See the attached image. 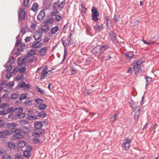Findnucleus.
<instances>
[{
  "mask_svg": "<svg viewBox=\"0 0 159 159\" xmlns=\"http://www.w3.org/2000/svg\"><path fill=\"white\" fill-rule=\"evenodd\" d=\"M130 105L132 106V108L134 109V108L136 107V105L135 104L134 102L132 100H131L130 102Z\"/></svg>",
  "mask_w": 159,
  "mask_h": 159,
  "instance_id": "51",
  "label": "nucleus"
},
{
  "mask_svg": "<svg viewBox=\"0 0 159 159\" xmlns=\"http://www.w3.org/2000/svg\"><path fill=\"white\" fill-rule=\"evenodd\" d=\"M94 28L95 30L98 31L102 30L103 29V25H97L94 27Z\"/></svg>",
  "mask_w": 159,
  "mask_h": 159,
  "instance_id": "27",
  "label": "nucleus"
},
{
  "mask_svg": "<svg viewBox=\"0 0 159 159\" xmlns=\"http://www.w3.org/2000/svg\"><path fill=\"white\" fill-rule=\"evenodd\" d=\"M26 97L27 95L25 94H23L19 97V100L20 101H21L22 100L26 99Z\"/></svg>",
  "mask_w": 159,
  "mask_h": 159,
  "instance_id": "43",
  "label": "nucleus"
},
{
  "mask_svg": "<svg viewBox=\"0 0 159 159\" xmlns=\"http://www.w3.org/2000/svg\"><path fill=\"white\" fill-rule=\"evenodd\" d=\"M23 132L25 134H29L31 132V129L25 126H23L22 128Z\"/></svg>",
  "mask_w": 159,
  "mask_h": 159,
  "instance_id": "24",
  "label": "nucleus"
},
{
  "mask_svg": "<svg viewBox=\"0 0 159 159\" xmlns=\"http://www.w3.org/2000/svg\"><path fill=\"white\" fill-rule=\"evenodd\" d=\"M61 19V17L60 15H57L55 16V19L57 20L58 21H60Z\"/></svg>",
  "mask_w": 159,
  "mask_h": 159,
  "instance_id": "59",
  "label": "nucleus"
},
{
  "mask_svg": "<svg viewBox=\"0 0 159 159\" xmlns=\"http://www.w3.org/2000/svg\"><path fill=\"white\" fill-rule=\"evenodd\" d=\"M145 79L146 80V81L147 82V84H146V88L148 85L151 82L152 78L150 77L146 76L145 77Z\"/></svg>",
  "mask_w": 159,
  "mask_h": 159,
  "instance_id": "30",
  "label": "nucleus"
},
{
  "mask_svg": "<svg viewBox=\"0 0 159 159\" xmlns=\"http://www.w3.org/2000/svg\"><path fill=\"white\" fill-rule=\"evenodd\" d=\"M23 111V109L21 107L16 108L13 110V111L17 113L16 116L19 118H23L25 116V114L22 113Z\"/></svg>",
  "mask_w": 159,
  "mask_h": 159,
  "instance_id": "2",
  "label": "nucleus"
},
{
  "mask_svg": "<svg viewBox=\"0 0 159 159\" xmlns=\"http://www.w3.org/2000/svg\"><path fill=\"white\" fill-rule=\"evenodd\" d=\"M31 154V152L25 151L24 152L23 155L25 157L29 158Z\"/></svg>",
  "mask_w": 159,
  "mask_h": 159,
  "instance_id": "34",
  "label": "nucleus"
},
{
  "mask_svg": "<svg viewBox=\"0 0 159 159\" xmlns=\"http://www.w3.org/2000/svg\"><path fill=\"white\" fill-rule=\"evenodd\" d=\"M36 26V24L33 23L31 24L30 27L33 30H34L35 29Z\"/></svg>",
  "mask_w": 159,
  "mask_h": 159,
  "instance_id": "60",
  "label": "nucleus"
},
{
  "mask_svg": "<svg viewBox=\"0 0 159 159\" xmlns=\"http://www.w3.org/2000/svg\"><path fill=\"white\" fill-rule=\"evenodd\" d=\"M20 33L19 35L16 37V39H17L16 42L15 43V46L16 47H18L19 45L21 43V41L20 40L18 39L20 38Z\"/></svg>",
  "mask_w": 159,
  "mask_h": 159,
  "instance_id": "32",
  "label": "nucleus"
},
{
  "mask_svg": "<svg viewBox=\"0 0 159 159\" xmlns=\"http://www.w3.org/2000/svg\"><path fill=\"white\" fill-rule=\"evenodd\" d=\"M7 146L10 149H11L14 148L16 145L15 143L11 142H9L8 143Z\"/></svg>",
  "mask_w": 159,
  "mask_h": 159,
  "instance_id": "29",
  "label": "nucleus"
},
{
  "mask_svg": "<svg viewBox=\"0 0 159 159\" xmlns=\"http://www.w3.org/2000/svg\"><path fill=\"white\" fill-rule=\"evenodd\" d=\"M36 54L35 51L33 49H31L26 54L27 57H28L30 56H32Z\"/></svg>",
  "mask_w": 159,
  "mask_h": 159,
  "instance_id": "22",
  "label": "nucleus"
},
{
  "mask_svg": "<svg viewBox=\"0 0 159 159\" xmlns=\"http://www.w3.org/2000/svg\"><path fill=\"white\" fill-rule=\"evenodd\" d=\"M25 45V44H21L20 46V47L19 48H17V51L18 52H21L22 51L24 48Z\"/></svg>",
  "mask_w": 159,
  "mask_h": 159,
  "instance_id": "39",
  "label": "nucleus"
},
{
  "mask_svg": "<svg viewBox=\"0 0 159 159\" xmlns=\"http://www.w3.org/2000/svg\"><path fill=\"white\" fill-rule=\"evenodd\" d=\"M12 99H16L18 98V94L17 93H13L11 96Z\"/></svg>",
  "mask_w": 159,
  "mask_h": 159,
  "instance_id": "50",
  "label": "nucleus"
},
{
  "mask_svg": "<svg viewBox=\"0 0 159 159\" xmlns=\"http://www.w3.org/2000/svg\"><path fill=\"white\" fill-rule=\"evenodd\" d=\"M54 22V20L52 19L47 20L45 22V23L47 24L48 23L53 24Z\"/></svg>",
  "mask_w": 159,
  "mask_h": 159,
  "instance_id": "45",
  "label": "nucleus"
},
{
  "mask_svg": "<svg viewBox=\"0 0 159 159\" xmlns=\"http://www.w3.org/2000/svg\"><path fill=\"white\" fill-rule=\"evenodd\" d=\"M39 6L38 4L36 2H34L31 8V10L35 12L37 11V9L39 7Z\"/></svg>",
  "mask_w": 159,
  "mask_h": 159,
  "instance_id": "21",
  "label": "nucleus"
},
{
  "mask_svg": "<svg viewBox=\"0 0 159 159\" xmlns=\"http://www.w3.org/2000/svg\"><path fill=\"white\" fill-rule=\"evenodd\" d=\"M109 37L111 40L114 44L119 43V42L116 39V34L113 31H111L109 34Z\"/></svg>",
  "mask_w": 159,
  "mask_h": 159,
  "instance_id": "7",
  "label": "nucleus"
},
{
  "mask_svg": "<svg viewBox=\"0 0 159 159\" xmlns=\"http://www.w3.org/2000/svg\"><path fill=\"white\" fill-rule=\"evenodd\" d=\"M142 41L143 42V43L146 44H147L148 45H151L152 44H153L154 43V42H147L146 40H143Z\"/></svg>",
  "mask_w": 159,
  "mask_h": 159,
  "instance_id": "55",
  "label": "nucleus"
},
{
  "mask_svg": "<svg viewBox=\"0 0 159 159\" xmlns=\"http://www.w3.org/2000/svg\"><path fill=\"white\" fill-rule=\"evenodd\" d=\"M8 62L11 64L12 65L14 62V58L13 57H11L9 58Z\"/></svg>",
  "mask_w": 159,
  "mask_h": 159,
  "instance_id": "40",
  "label": "nucleus"
},
{
  "mask_svg": "<svg viewBox=\"0 0 159 159\" xmlns=\"http://www.w3.org/2000/svg\"><path fill=\"white\" fill-rule=\"evenodd\" d=\"M33 142L36 143H40V141L39 139L37 138H34L33 139Z\"/></svg>",
  "mask_w": 159,
  "mask_h": 159,
  "instance_id": "63",
  "label": "nucleus"
},
{
  "mask_svg": "<svg viewBox=\"0 0 159 159\" xmlns=\"http://www.w3.org/2000/svg\"><path fill=\"white\" fill-rule=\"evenodd\" d=\"M38 132H34L33 133L32 135L35 137H38L40 136L41 134H43L44 133V129H40V130H37Z\"/></svg>",
  "mask_w": 159,
  "mask_h": 159,
  "instance_id": "17",
  "label": "nucleus"
},
{
  "mask_svg": "<svg viewBox=\"0 0 159 159\" xmlns=\"http://www.w3.org/2000/svg\"><path fill=\"white\" fill-rule=\"evenodd\" d=\"M102 50L103 51V52L105 51L107 49L109 48V46L107 45H104L101 47Z\"/></svg>",
  "mask_w": 159,
  "mask_h": 159,
  "instance_id": "38",
  "label": "nucleus"
},
{
  "mask_svg": "<svg viewBox=\"0 0 159 159\" xmlns=\"http://www.w3.org/2000/svg\"><path fill=\"white\" fill-rule=\"evenodd\" d=\"M45 70L46 69H44L42 71L41 75L40 77V80H42L43 79L45 78L48 76V75L46 71L45 72Z\"/></svg>",
  "mask_w": 159,
  "mask_h": 159,
  "instance_id": "19",
  "label": "nucleus"
},
{
  "mask_svg": "<svg viewBox=\"0 0 159 159\" xmlns=\"http://www.w3.org/2000/svg\"><path fill=\"white\" fill-rule=\"evenodd\" d=\"M26 144V142L24 141H20L17 143V146L19 148H22Z\"/></svg>",
  "mask_w": 159,
  "mask_h": 159,
  "instance_id": "23",
  "label": "nucleus"
},
{
  "mask_svg": "<svg viewBox=\"0 0 159 159\" xmlns=\"http://www.w3.org/2000/svg\"><path fill=\"white\" fill-rule=\"evenodd\" d=\"M23 137L22 135L21 134L15 133L13 135L12 138L14 139H22Z\"/></svg>",
  "mask_w": 159,
  "mask_h": 159,
  "instance_id": "20",
  "label": "nucleus"
},
{
  "mask_svg": "<svg viewBox=\"0 0 159 159\" xmlns=\"http://www.w3.org/2000/svg\"><path fill=\"white\" fill-rule=\"evenodd\" d=\"M38 119L37 116H28L26 117V119L29 120H36Z\"/></svg>",
  "mask_w": 159,
  "mask_h": 159,
  "instance_id": "31",
  "label": "nucleus"
},
{
  "mask_svg": "<svg viewBox=\"0 0 159 159\" xmlns=\"http://www.w3.org/2000/svg\"><path fill=\"white\" fill-rule=\"evenodd\" d=\"M125 56L129 59H130L133 57V55L131 53H126L125 54Z\"/></svg>",
  "mask_w": 159,
  "mask_h": 159,
  "instance_id": "35",
  "label": "nucleus"
},
{
  "mask_svg": "<svg viewBox=\"0 0 159 159\" xmlns=\"http://www.w3.org/2000/svg\"><path fill=\"white\" fill-rule=\"evenodd\" d=\"M92 13V15H99V13L97 9L94 7H93L91 10Z\"/></svg>",
  "mask_w": 159,
  "mask_h": 159,
  "instance_id": "25",
  "label": "nucleus"
},
{
  "mask_svg": "<svg viewBox=\"0 0 159 159\" xmlns=\"http://www.w3.org/2000/svg\"><path fill=\"white\" fill-rule=\"evenodd\" d=\"M49 26L47 24L42 25L41 27L42 32L45 33L48 32L49 30Z\"/></svg>",
  "mask_w": 159,
  "mask_h": 159,
  "instance_id": "16",
  "label": "nucleus"
},
{
  "mask_svg": "<svg viewBox=\"0 0 159 159\" xmlns=\"http://www.w3.org/2000/svg\"><path fill=\"white\" fill-rule=\"evenodd\" d=\"M134 108V118L135 119H137L140 114V110L141 109V107L140 106H138Z\"/></svg>",
  "mask_w": 159,
  "mask_h": 159,
  "instance_id": "9",
  "label": "nucleus"
},
{
  "mask_svg": "<svg viewBox=\"0 0 159 159\" xmlns=\"http://www.w3.org/2000/svg\"><path fill=\"white\" fill-rule=\"evenodd\" d=\"M10 132L8 130H6L2 131H0V138L3 139L6 136L10 135Z\"/></svg>",
  "mask_w": 159,
  "mask_h": 159,
  "instance_id": "10",
  "label": "nucleus"
},
{
  "mask_svg": "<svg viewBox=\"0 0 159 159\" xmlns=\"http://www.w3.org/2000/svg\"><path fill=\"white\" fill-rule=\"evenodd\" d=\"M35 102L40 104L43 102V100L39 98H37L35 99Z\"/></svg>",
  "mask_w": 159,
  "mask_h": 159,
  "instance_id": "46",
  "label": "nucleus"
},
{
  "mask_svg": "<svg viewBox=\"0 0 159 159\" xmlns=\"http://www.w3.org/2000/svg\"><path fill=\"white\" fill-rule=\"evenodd\" d=\"M131 140L129 139H126L124 140V142L122 144V147L124 148V149L127 150L129 149L130 146Z\"/></svg>",
  "mask_w": 159,
  "mask_h": 159,
  "instance_id": "5",
  "label": "nucleus"
},
{
  "mask_svg": "<svg viewBox=\"0 0 159 159\" xmlns=\"http://www.w3.org/2000/svg\"><path fill=\"white\" fill-rule=\"evenodd\" d=\"M99 15H92V19L94 21H97L98 20V17Z\"/></svg>",
  "mask_w": 159,
  "mask_h": 159,
  "instance_id": "61",
  "label": "nucleus"
},
{
  "mask_svg": "<svg viewBox=\"0 0 159 159\" xmlns=\"http://www.w3.org/2000/svg\"><path fill=\"white\" fill-rule=\"evenodd\" d=\"M48 48L47 47H44L40 49L39 51V55L41 57L44 56L46 53Z\"/></svg>",
  "mask_w": 159,
  "mask_h": 159,
  "instance_id": "15",
  "label": "nucleus"
},
{
  "mask_svg": "<svg viewBox=\"0 0 159 159\" xmlns=\"http://www.w3.org/2000/svg\"><path fill=\"white\" fill-rule=\"evenodd\" d=\"M47 116V114L44 111H42L40 112H38V116L41 118H44Z\"/></svg>",
  "mask_w": 159,
  "mask_h": 159,
  "instance_id": "26",
  "label": "nucleus"
},
{
  "mask_svg": "<svg viewBox=\"0 0 159 159\" xmlns=\"http://www.w3.org/2000/svg\"><path fill=\"white\" fill-rule=\"evenodd\" d=\"M2 159H12L11 156L9 155L5 154L2 157Z\"/></svg>",
  "mask_w": 159,
  "mask_h": 159,
  "instance_id": "53",
  "label": "nucleus"
},
{
  "mask_svg": "<svg viewBox=\"0 0 159 159\" xmlns=\"http://www.w3.org/2000/svg\"><path fill=\"white\" fill-rule=\"evenodd\" d=\"M18 86L19 88H24L25 90H27L30 88V85L28 84H26L24 82H21L18 84Z\"/></svg>",
  "mask_w": 159,
  "mask_h": 159,
  "instance_id": "11",
  "label": "nucleus"
},
{
  "mask_svg": "<svg viewBox=\"0 0 159 159\" xmlns=\"http://www.w3.org/2000/svg\"><path fill=\"white\" fill-rule=\"evenodd\" d=\"M35 88L36 90L38 92L41 93H44V91L39 88L38 86H36Z\"/></svg>",
  "mask_w": 159,
  "mask_h": 159,
  "instance_id": "42",
  "label": "nucleus"
},
{
  "mask_svg": "<svg viewBox=\"0 0 159 159\" xmlns=\"http://www.w3.org/2000/svg\"><path fill=\"white\" fill-rule=\"evenodd\" d=\"M118 16L117 15H115L113 20L115 23H116L119 20H118Z\"/></svg>",
  "mask_w": 159,
  "mask_h": 159,
  "instance_id": "54",
  "label": "nucleus"
},
{
  "mask_svg": "<svg viewBox=\"0 0 159 159\" xmlns=\"http://www.w3.org/2000/svg\"><path fill=\"white\" fill-rule=\"evenodd\" d=\"M15 159H23V157L20 155H19L18 154H16L15 155Z\"/></svg>",
  "mask_w": 159,
  "mask_h": 159,
  "instance_id": "47",
  "label": "nucleus"
},
{
  "mask_svg": "<svg viewBox=\"0 0 159 159\" xmlns=\"http://www.w3.org/2000/svg\"><path fill=\"white\" fill-rule=\"evenodd\" d=\"M45 16V10H41L39 14L37 16L38 19L41 21L44 18Z\"/></svg>",
  "mask_w": 159,
  "mask_h": 159,
  "instance_id": "12",
  "label": "nucleus"
},
{
  "mask_svg": "<svg viewBox=\"0 0 159 159\" xmlns=\"http://www.w3.org/2000/svg\"><path fill=\"white\" fill-rule=\"evenodd\" d=\"M14 132H15V133L21 134H22L23 132V130L22 129H16L14 131Z\"/></svg>",
  "mask_w": 159,
  "mask_h": 159,
  "instance_id": "44",
  "label": "nucleus"
},
{
  "mask_svg": "<svg viewBox=\"0 0 159 159\" xmlns=\"http://www.w3.org/2000/svg\"><path fill=\"white\" fill-rule=\"evenodd\" d=\"M34 37L35 40H41L42 32L40 31H36L34 34Z\"/></svg>",
  "mask_w": 159,
  "mask_h": 159,
  "instance_id": "6",
  "label": "nucleus"
},
{
  "mask_svg": "<svg viewBox=\"0 0 159 159\" xmlns=\"http://www.w3.org/2000/svg\"><path fill=\"white\" fill-rule=\"evenodd\" d=\"M59 3L60 2H57L54 3L53 5V8L54 9L57 10L58 8Z\"/></svg>",
  "mask_w": 159,
  "mask_h": 159,
  "instance_id": "37",
  "label": "nucleus"
},
{
  "mask_svg": "<svg viewBox=\"0 0 159 159\" xmlns=\"http://www.w3.org/2000/svg\"><path fill=\"white\" fill-rule=\"evenodd\" d=\"M101 48L100 45H97L93 49L92 52L95 55L101 56L103 53V51Z\"/></svg>",
  "mask_w": 159,
  "mask_h": 159,
  "instance_id": "3",
  "label": "nucleus"
},
{
  "mask_svg": "<svg viewBox=\"0 0 159 159\" xmlns=\"http://www.w3.org/2000/svg\"><path fill=\"white\" fill-rule=\"evenodd\" d=\"M26 70V68L25 67H22L20 69V73H24Z\"/></svg>",
  "mask_w": 159,
  "mask_h": 159,
  "instance_id": "62",
  "label": "nucleus"
},
{
  "mask_svg": "<svg viewBox=\"0 0 159 159\" xmlns=\"http://www.w3.org/2000/svg\"><path fill=\"white\" fill-rule=\"evenodd\" d=\"M106 18L107 20V26L110 25H111V20L109 19V18L108 16H106Z\"/></svg>",
  "mask_w": 159,
  "mask_h": 159,
  "instance_id": "48",
  "label": "nucleus"
},
{
  "mask_svg": "<svg viewBox=\"0 0 159 159\" xmlns=\"http://www.w3.org/2000/svg\"><path fill=\"white\" fill-rule=\"evenodd\" d=\"M6 151L3 149L0 148V156L6 153Z\"/></svg>",
  "mask_w": 159,
  "mask_h": 159,
  "instance_id": "64",
  "label": "nucleus"
},
{
  "mask_svg": "<svg viewBox=\"0 0 159 159\" xmlns=\"http://www.w3.org/2000/svg\"><path fill=\"white\" fill-rule=\"evenodd\" d=\"M20 32L22 33V36L24 34H25L26 32L25 28V27L22 28L21 29Z\"/></svg>",
  "mask_w": 159,
  "mask_h": 159,
  "instance_id": "57",
  "label": "nucleus"
},
{
  "mask_svg": "<svg viewBox=\"0 0 159 159\" xmlns=\"http://www.w3.org/2000/svg\"><path fill=\"white\" fill-rule=\"evenodd\" d=\"M47 105H46L41 103L39 104L38 107V109L39 110H42L45 109Z\"/></svg>",
  "mask_w": 159,
  "mask_h": 159,
  "instance_id": "33",
  "label": "nucleus"
},
{
  "mask_svg": "<svg viewBox=\"0 0 159 159\" xmlns=\"http://www.w3.org/2000/svg\"><path fill=\"white\" fill-rule=\"evenodd\" d=\"M32 149L33 148L31 146H29L26 147L25 151L31 152V151L32 150Z\"/></svg>",
  "mask_w": 159,
  "mask_h": 159,
  "instance_id": "52",
  "label": "nucleus"
},
{
  "mask_svg": "<svg viewBox=\"0 0 159 159\" xmlns=\"http://www.w3.org/2000/svg\"><path fill=\"white\" fill-rule=\"evenodd\" d=\"M35 40V41L33 43L31 46L32 47L34 48H38L41 47L42 45V43L40 42L41 40Z\"/></svg>",
  "mask_w": 159,
  "mask_h": 159,
  "instance_id": "8",
  "label": "nucleus"
},
{
  "mask_svg": "<svg viewBox=\"0 0 159 159\" xmlns=\"http://www.w3.org/2000/svg\"><path fill=\"white\" fill-rule=\"evenodd\" d=\"M13 109L12 107H9L8 108L7 111H6V112L7 113V114L8 113H11V112H13L14 111H13Z\"/></svg>",
  "mask_w": 159,
  "mask_h": 159,
  "instance_id": "56",
  "label": "nucleus"
},
{
  "mask_svg": "<svg viewBox=\"0 0 159 159\" xmlns=\"http://www.w3.org/2000/svg\"><path fill=\"white\" fill-rule=\"evenodd\" d=\"M42 124L41 122L38 121L34 123V126L37 130H40V129H43L41 128Z\"/></svg>",
  "mask_w": 159,
  "mask_h": 159,
  "instance_id": "14",
  "label": "nucleus"
},
{
  "mask_svg": "<svg viewBox=\"0 0 159 159\" xmlns=\"http://www.w3.org/2000/svg\"><path fill=\"white\" fill-rule=\"evenodd\" d=\"M64 39H62L61 40L64 48V53L63 56V61H64V60L65 58V56L67 53V49H66V45H67L66 42V40H64Z\"/></svg>",
  "mask_w": 159,
  "mask_h": 159,
  "instance_id": "13",
  "label": "nucleus"
},
{
  "mask_svg": "<svg viewBox=\"0 0 159 159\" xmlns=\"http://www.w3.org/2000/svg\"><path fill=\"white\" fill-rule=\"evenodd\" d=\"M30 0H24V4L26 7H28L29 6V2Z\"/></svg>",
  "mask_w": 159,
  "mask_h": 159,
  "instance_id": "49",
  "label": "nucleus"
},
{
  "mask_svg": "<svg viewBox=\"0 0 159 159\" xmlns=\"http://www.w3.org/2000/svg\"><path fill=\"white\" fill-rule=\"evenodd\" d=\"M19 123L21 125H26L28 124V122L25 120H22L19 121Z\"/></svg>",
  "mask_w": 159,
  "mask_h": 159,
  "instance_id": "36",
  "label": "nucleus"
},
{
  "mask_svg": "<svg viewBox=\"0 0 159 159\" xmlns=\"http://www.w3.org/2000/svg\"><path fill=\"white\" fill-rule=\"evenodd\" d=\"M26 15L25 12L23 9L20 8L18 11V16L19 20H24Z\"/></svg>",
  "mask_w": 159,
  "mask_h": 159,
  "instance_id": "4",
  "label": "nucleus"
},
{
  "mask_svg": "<svg viewBox=\"0 0 159 159\" xmlns=\"http://www.w3.org/2000/svg\"><path fill=\"white\" fill-rule=\"evenodd\" d=\"M143 61H142L136 60L134 62V70L135 71V75H138L143 69Z\"/></svg>",
  "mask_w": 159,
  "mask_h": 159,
  "instance_id": "1",
  "label": "nucleus"
},
{
  "mask_svg": "<svg viewBox=\"0 0 159 159\" xmlns=\"http://www.w3.org/2000/svg\"><path fill=\"white\" fill-rule=\"evenodd\" d=\"M11 65H10L9 66H7L6 68V70L7 71L9 72L12 69V67L11 66Z\"/></svg>",
  "mask_w": 159,
  "mask_h": 159,
  "instance_id": "58",
  "label": "nucleus"
},
{
  "mask_svg": "<svg viewBox=\"0 0 159 159\" xmlns=\"http://www.w3.org/2000/svg\"><path fill=\"white\" fill-rule=\"evenodd\" d=\"M27 58L24 57L22 58L21 57H19L17 59L18 64L19 65H21L25 64L26 63V60Z\"/></svg>",
  "mask_w": 159,
  "mask_h": 159,
  "instance_id": "18",
  "label": "nucleus"
},
{
  "mask_svg": "<svg viewBox=\"0 0 159 159\" xmlns=\"http://www.w3.org/2000/svg\"><path fill=\"white\" fill-rule=\"evenodd\" d=\"M59 27L58 26H56L52 28L51 32L52 34H55L58 30Z\"/></svg>",
  "mask_w": 159,
  "mask_h": 159,
  "instance_id": "28",
  "label": "nucleus"
},
{
  "mask_svg": "<svg viewBox=\"0 0 159 159\" xmlns=\"http://www.w3.org/2000/svg\"><path fill=\"white\" fill-rule=\"evenodd\" d=\"M32 102L33 101L32 100L29 101L26 100L24 104L25 106H29L31 105Z\"/></svg>",
  "mask_w": 159,
  "mask_h": 159,
  "instance_id": "41",
  "label": "nucleus"
}]
</instances>
